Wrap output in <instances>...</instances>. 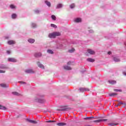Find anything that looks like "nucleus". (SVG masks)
<instances>
[{
    "instance_id": "bb28decb",
    "label": "nucleus",
    "mask_w": 126,
    "mask_h": 126,
    "mask_svg": "<svg viewBox=\"0 0 126 126\" xmlns=\"http://www.w3.org/2000/svg\"><path fill=\"white\" fill-rule=\"evenodd\" d=\"M30 123L31 124H37V121H33V120H31Z\"/></svg>"
},
{
    "instance_id": "f03ea898",
    "label": "nucleus",
    "mask_w": 126,
    "mask_h": 126,
    "mask_svg": "<svg viewBox=\"0 0 126 126\" xmlns=\"http://www.w3.org/2000/svg\"><path fill=\"white\" fill-rule=\"evenodd\" d=\"M96 119H97L96 117H90L85 118L84 120H87L88 121H89L90 123H92V122H93L92 121H93V120H96Z\"/></svg>"
},
{
    "instance_id": "473e14b6",
    "label": "nucleus",
    "mask_w": 126,
    "mask_h": 126,
    "mask_svg": "<svg viewBox=\"0 0 126 126\" xmlns=\"http://www.w3.org/2000/svg\"><path fill=\"white\" fill-rule=\"evenodd\" d=\"M114 91H116V92H122L121 90H118V89H114Z\"/></svg>"
},
{
    "instance_id": "37998d69",
    "label": "nucleus",
    "mask_w": 126,
    "mask_h": 126,
    "mask_svg": "<svg viewBox=\"0 0 126 126\" xmlns=\"http://www.w3.org/2000/svg\"><path fill=\"white\" fill-rule=\"evenodd\" d=\"M124 103L122 102H120L118 104V105H123Z\"/></svg>"
},
{
    "instance_id": "72a5a7b5",
    "label": "nucleus",
    "mask_w": 126,
    "mask_h": 126,
    "mask_svg": "<svg viewBox=\"0 0 126 126\" xmlns=\"http://www.w3.org/2000/svg\"><path fill=\"white\" fill-rule=\"evenodd\" d=\"M74 6H75V5H74V4H72L70 5V8H74Z\"/></svg>"
},
{
    "instance_id": "2eb2a0df",
    "label": "nucleus",
    "mask_w": 126,
    "mask_h": 126,
    "mask_svg": "<svg viewBox=\"0 0 126 126\" xmlns=\"http://www.w3.org/2000/svg\"><path fill=\"white\" fill-rule=\"evenodd\" d=\"M26 72H27L28 73H34V71L32 69H29L26 70Z\"/></svg>"
},
{
    "instance_id": "393cba45",
    "label": "nucleus",
    "mask_w": 126,
    "mask_h": 126,
    "mask_svg": "<svg viewBox=\"0 0 126 126\" xmlns=\"http://www.w3.org/2000/svg\"><path fill=\"white\" fill-rule=\"evenodd\" d=\"M63 7V5L62 4H58L56 7V8H61V7Z\"/></svg>"
},
{
    "instance_id": "58836bf2",
    "label": "nucleus",
    "mask_w": 126,
    "mask_h": 126,
    "mask_svg": "<svg viewBox=\"0 0 126 126\" xmlns=\"http://www.w3.org/2000/svg\"><path fill=\"white\" fill-rule=\"evenodd\" d=\"M35 13H39V12H40V11H39V10H35Z\"/></svg>"
},
{
    "instance_id": "5701e85b",
    "label": "nucleus",
    "mask_w": 126,
    "mask_h": 126,
    "mask_svg": "<svg viewBox=\"0 0 126 126\" xmlns=\"http://www.w3.org/2000/svg\"><path fill=\"white\" fill-rule=\"evenodd\" d=\"M17 15L16 14H13L12 15V18H13V19H15L17 17Z\"/></svg>"
},
{
    "instance_id": "09e8293b",
    "label": "nucleus",
    "mask_w": 126,
    "mask_h": 126,
    "mask_svg": "<svg viewBox=\"0 0 126 126\" xmlns=\"http://www.w3.org/2000/svg\"><path fill=\"white\" fill-rule=\"evenodd\" d=\"M118 106H119V104L117 106V107H118Z\"/></svg>"
},
{
    "instance_id": "c85d7f7f",
    "label": "nucleus",
    "mask_w": 126,
    "mask_h": 126,
    "mask_svg": "<svg viewBox=\"0 0 126 126\" xmlns=\"http://www.w3.org/2000/svg\"><path fill=\"white\" fill-rule=\"evenodd\" d=\"M12 94L13 95H15L16 96H18L19 95V94L18 92H14L12 93Z\"/></svg>"
},
{
    "instance_id": "ea45409f",
    "label": "nucleus",
    "mask_w": 126,
    "mask_h": 126,
    "mask_svg": "<svg viewBox=\"0 0 126 126\" xmlns=\"http://www.w3.org/2000/svg\"><path fill=\"white\" fill-rule=\"evenodd\" d=\"M71 63V62L70 61H69L67 63V64H68V65H70Z\"/></svg>"
},
{
    "instance_id": "f257e3e1",
    "label": "nucleus",
    "mask_w": 126,
    "mask_h": 126,
    "mask_svg": "<svg viewBox=\"0 0 126 126\" xmlns=\"http://www.w3.org/2000/svg\"><path fill=\"white\" fill-rule=\"evenodd\" d=\"M59 36H61V32H54L50 33L48 35L49 38H50L51 39H55V38Z\"/></svg>"
},
{
    "instance_id": "6ab92c4d",
    "label": "nucleus",
    "mask_w": 126,
    "mask_h": 126,
    "mask_svg": "<svg viewBox=\"0 0 126 126\" xmlns=\"http://www.w3.org/2000/svg\"><path fill=\"white\" fill-rule=\"evenodd\" d=\"M0 110H6V107H5V106L0 105Z\"/></svg>"
},
{
    "instance_id": "a18cd8bd",
    "label": "nucleus",
    "mask_w": 126,
    "mask_h": 126,
    "mask_svg": "<svg viewBox=\"0 0 126 126\" xmlns=\"http://www.w3.org/2000/svg\"><path fill=\"white\" fill-rule=\"evenodd\" d=\"M123 73L124 75H125L126 76V72H123Z\"/></svg>"
},
{
    "instance_id": "9b49d317",
    "label": "nucleus",
    "mask_w": 126,
    "mask_h": 126,
    "mask_svg": "<svg viewBox=\"0 0 126 126\" xmlns=\"http://www.w3.org/2000/svg\"><path fill=\"white\" fill-rule=\"evenodd\" d=\"M28 42H29V43H31V44H33V43L35 42V39L33 38H30L29 39H28Z\"/></svg>"
},
{
    "instance_id": "f3484780",
    "label": "nucleus",
    "mask_w": 126,
    "mask_h": 126,
    "mask_svg": "<svg viewBox=\"0 0 126 126\" xmlns=\"http://www.w3.org/2000/svg\"><path fill=\"white\" fill-rule=\"evenodd\" d=\"M39 103H45L46 102V100L44 99H38Z\"/></svg>"
},
{
    "instance_id": "aec40b11",
    "label": "nucleus",
    "mask_w": 126,
    "mask_h": 126,
    "mask_svg": "<svg viewBox=\"0 0 126 126\" xmlns=\"http://www.w3.org/2000/svg\"><path fill=\"white\" fill-rule=\"evenodd\" d=\"M109 96H110V97H113V96H116V95H118V94L111 93V94H109Z\"/></svg>"
},
{
    "instance_id": "7c9ffc66",
    "label": "nucleus",
    "mask_w": 126,
    "mask_h": 126,
    "mask_svg": "<svg viewBox=\"0 0 126 126\" xmlns=\"http://www.w3.org/2000/svg\"><path fill=\"white\" fill-rule=\"evenodd\" d=\"M51 27H53V28H57V25L55 24H51Z\"/></svg>"
},
{
    "instance_id": "b1692460",
    "label": "nucleus",
    "mask_w": 126,
    "mask_h": 126,
    "mask_svg": "<svg viewBox=\"0 0 126 126\" xmlns=\"http://www.w3.org/2000/svg\"><path fill=\"white\" fill-rule=\"evenodd\" d=\"M51 18L53 19V20H57V17L55 16L54 15H52L51 16Z\"/></svg>"
},
{
    "instance_id": "f704fd0d",
    "label": "nucleus",
    "mask_w": 126,
    "mask_h": 126,
    "mask_svg": "<svg viewBox=\"0 0 126 126\" xmlns=\"http://www.w3.org/2000/svg\"><path fill=\"white\" fill-rule=\"evenodd\" d=\"M10 8H12V9L15 8V6H14V5L11 4L10 5Z\"/></svg>"
},
{
    "instance_id": "423d86ee",
    "label": "nucleus",
    "mask_w": 126,
    "mask_h": 126,
    "mask_svg": "<svg viewBox=\"0 0 126 126\" xmlns=\"http://www.w3.org/2000/svg\"><path fill=\"white\" fill-rule=\"evenodd\" d=\"M8 62H11L12 63H16L17 61L14 58H8Z\"/></svg>"
},
{
    "instance_id": "c9c22d12",
    "label": "nucleus",
    "mask_w": 126,
    "mask_h": 126,
    "mask_svg": "<svg viewBox=\"0 0 126 126\" xmlns=\"http://www.w3.org/2000/svg\"><path fill=\"white\" fill-rule=\"evenodd\" d=\"M32 27L33 28H35V27H36V24L32 23Z\"/></svg>"
},
{
    "instance_id": "39448f33",
    "label": "nucleus",
    "mask_w": 126,
    "mask_h": 126,
    "mask_svg": "<svg viewBox=\"0 0 126 126\" xmlns=\"http://www.w3.org/2000/svg\"><path fill=\"white\" fill-rule=\"evenodd\" d=\"M63 68L65 70H71L72 68L71 67L67 65H64L63 66Z\"/></svg>"
},
{
    "instance_id": "1a4fd4ad",
    "label": "nucleus",
    "mask_w": 126,
    "mask_h": 126,
    "mask_svg": "<svg viewBox=\"0 0 126 126\" xmlns=\"http://www.w3.org/2000/svg\"><path fill=\"white\" fill-rule=\"evenodd\" d=\"M87 61L90 63H94V62H95V60L92 58H88Z\"/></svg>"
},
{
    "instance_id": "9d476101",
    "label": "nucleus",
    "mask_w": 126,
    "mask_h": 126,
    "mask_svg": "<svg viewBox=\"0 0 126 126\" xmlns=\"http://www.w3.org/2000/svg\"><path fill=\"white\" fill-rule=\"evenodd\" d=\"M108 82L110 84H112V85H114V84H116V83H117V81L115 80L108 81Z\"/></svg>"
},
{
    "instance_id": "4be33fe9",
    "label": "nucleus",
    "mask_w": 126,
    "mask_h": 126,
    "mask_svg": "<svg viewBox=\"0 0 126 126\" xmlns=\"http://www.w3.org/2000/svg\"><path fill=\"white\" fill-rule=\"evenodd\" d=\"M0 86H1V87H3L4 88H5L6 87H8V85H5V84H1L0 85Z\"/></svg>"
},
{
    "instance_id": "7ed1b4c3",
    "label": "nucleus",
    "mask_w": 126,
    "mask_h": 126,
    "mask_svg": "<svg viewBox=\"0 0 126 126\" xmlns=\"http://www.w3.org/2000/svg\"><path fill=\"white\" fill-rule=\"evenodd\" d=\"M79 90L80 92H85V91H90L89 89L86 88H80Z\"/></svg>"
},
{
    "instance_id": "dca6fc26",
    "label": "nucleus",
    "mask_w": 126,
    "mask_h": 126,
    "mask_svg": "<svg viewBox=\"0 0 126 126\" xmlns=\"http://www.w3.org/2000/svg\"><path fill=\"white\" fill-rule=\"evenodd\" d=\"M75 22L78 23V22H81V19L80 18H77L75 19Z\"/></svg>"
},
{
    "instance_id": "c756f323",
    "label": "nucleus",
    "mask_w": 126,
    "mask_h": 126,
    "mask_svg": "<svg viewBox=\"0 0 126 126\" xmlns=\"http://www.w3.org/2000/svg\"><path fill=\"white\" fill-rule=\"evenodd\" d=\"M47 53H48V54H54V52L51 50H47Z\"/></svg>"
},
{
    "instance_id": "ddd939ff",
    "label": "nucleus",
    "mask_w": 126,
    "mask_h": 126,
    "mask_svg": "<svg viewBox=\"0 0 126 126\" xmlns=\"http://www.w3.org/2000/svg\"><path fill=\"white\" fill-rule=\"evenodd\" d=\"M57 126H66V124L64 123H57Z\"/></svg>"
},
{
    "instance_id": "49530a36",
    "label": "nucleus",
    "mask_w": 126,
    "mask_h": 126,
    "mask_svg": "<svg viewBox=\"0 0 126 126\" xmlns=\"http://www.w3.org/2000/svg\"><path fill=\"white\" fill-rule=\"evenodd\" d=\"M20 83H21L22 84H25V82H20Z\"/></svg>"
},
{
    "instance_id": "4468645a",
    "label": "nucleus",
    "mask_w": 126,
    "mask_h": 126,
    "mask_svg": "<svg viewBox=\"0 0 126 126\" xmlns=\"http://www.w3.org/2000/svg\"><path fill=\"white\" fill-rule=\"evenodd\" d=\"M41 56H42V54L40 53H35L34 54V57H35V58H39V57H41Z\"/></svg>"
},
{
    "instance_id": "412c9836",
    "label": "nucleus",
    "mask_w": 126,
    "mask_h": 126,
    "mask_svg": "<svg viewBox=\"0 0 126 126\" xmlns=\"http://www.w3.org/2000/svg\"><path fill=\"white\" fill-rule=\"evenodd\" d=\"M45 3L47 4V5H48V6H49V7L51 6V2L46 0L45 1Z\"/></svg>"
},
{
    "instance_id": "e433bc0d",
    "label": "nucleus",
    "mask_w": 126,
    "mask_h": 126,
    "mask_svg": "<svg viewBox=\"0 0 126 126\" xmlns=\"http://www.w3.org/2000/svg\"><path fill=\"white\" fill-rule=\"evenodd\" d=\"M55 121H46V123H55Z\"/></svg>"
},
{
    "instance_id": "f8f14e48",
    "label": "nucleus",
    "mask_w": 126,
    "mask_h": 126,
    "mask_svg": "<svg viewBox=\"0 0 126 126\" xmlns=\"http://www.w3.org/2000/svg\"><path fill=\"white\" fill-rule=\"evenodd\" d=\"M108 126H118L119 124L116 123H110L108 124Z\"/></svg>"
},
{
    "instance_id": "c03bdc74",
    "label": "nucleus",
    "mask_w": 126,
    "mask_h": 126,
    "mask_svg": "<svg viewBox=\"0 0 126 126\" xmlns=\"http://www.w3.org/2000/svg\"><path fill=\"white\" fill-rule=\"evenodd\" d=\"M112 54V52H111V51H109L108 52V55H111Z\"/></svg>"
},
{
    "instance_id": "4c0bfd02",
    "label": "nucleus",
    "mask_w": 126,
    "mask_h": 126,
    "mask_svg": "<svg viewBox=\"0 0 126 126\" xmlns=\"http://www.w3.org/2000/svg\"><path fill=\"white\" fill-rule=\"evenodd\" d=\"M4 72H5V71L0 70V73H4Z\"/></svg>"
},
{
    "instance_id": "6e6552de",
    "label": "nucleus",
    "mask_w": 126,
    "mask_h": 126,
    "mask_svg": "<svg viewBox=\"0 0 126 126\" xmlns=\"http://www.w3.org/2000/svg\"><path fill=\"white\" fill-rule=\"evenodd\" d=\"M8 45H14V44H15V41H13V40H9L7 42Z\"/></svg>"
},
{
    "instance_id": "a211bd4d",
    "label": "nucleus",
    "mask_w": 126,
    "mask_h": 126,
    "mask_svg": "<svg viewBox=\"0 0 126 126\" xmlns=\"http://www.w3.org/2000/svg\"><path fill=\"white\" fill-rule=\"evenodd\" d=\"M93 123H101V122H103V120L102 119H99L97 120H94L93 121Z\"/></svg>"
},
{
    "instance_id": "2f4dec72",
    "label": "nucleus",
    "mask_w": 126,
    "mask_h": 126,
    "mask_svg": "<svg viewBox=\"0 0 126 126\" xmlns=\"http://www.w3.org/2000/svg\"><path fill=\"white\" fill-rule=\"evenodd\" d=\"M74 51H75V49H74V48H72V49L69 50V53H73Z\"/></svg>"
},
{
    "instance_id": "79ce46f5",
    "label": "nucleus",
    "mask_w": 126,
    "mask_h": 126,
    "mask_svg": "<svg viewBox=\"0 0 126 126\" xmlns=\"http://www.w3.org/2000/svg\"><path fill=\"white\" fill-rule=\"evenodd\" d=\"M102 120V122H107L108 121V119H101Z\"/></svg>"
},
{
    "instance_id": "a19ab883",
    "label": "nucleus",
    "mask_w": 126,
    "mask_h": 126,
    "mask_svg": "<svg viewBox=\"0 0 126 126\" xmlns=\"http://www.w3.org/2000/svg\"><path fill=\"white\" fill-rule=\"evenodd\" d=\"M26 121H27V122H29V123H30V121H31V120H30V119H28V118L26 119Z\"/></svg>"
},
{
    "instance_id": "0eeeda50",
    "label": "nucleus",
    "mask_w": 126,
    "mask_h": 126,
    "mask_svg": "<svg viewBox=\"0 0 126 126\" xmlns=\"http://www.w3.org/2000/svg\"><path fill=\"white\" fill-rule=\"evenodd\" d=\"M37 65H38V66H39V67H40V68H42V69H44V65H43V64H42L41 63H40V62H38V63H37Z\"/></svg>"
},
{
    "instance_id": "de8ad7c7",
    "label": "nucleus",
    "mask_w": 126,
    "mask_h": 126,
    "mask_svg": "<svg viewBox=\"0 0 126 126\" xmlns=\"http://www.w3.org/2000/svg\"><path fill=\"white\" fill-rule=\"evenodd\" d=\"M7 54H10V51H7Z\"/></svg>"
},
{
    "instance_id": "cd10ccee",
    "label": "nucleus",
    "mask_w": 126,
    "mask_h": 126,
    "mask_svg": "<svg viewBox=\"0 0 126 126\" xmlns=\"http://www.w3.org/2000/svg\"><path fill=\"white\" fill-rule=\"evenodd\" d=\"M114 61L115 62H120V59H118V58H117V57H114Z\"/></svg>"
},
{
    "instance_id": "20e7f679",
    "label": "nucleus",
    "mask_w": 126,
    "mask_h": 126,
    "mask_svg": "<svg viewBox=\"0 0 126 126\" xmlns=\"http://www.w3.org/2000/svg\"><path fill=\"white\" fill-rule=\"evenodd\" d=\"M87 52L90 55H95V51L92 50V49H88Z\"/></svg>"
},
{
    "instance_id": "a878e982",
    "label": "nucleus",
    "mask_w": 126,
    "mask_h": 126,
    "mask_svg": "<svg viewBox=\"0 0 126 126\" xmlns=\"http://www.w3.org/2000/svg\"><path fill=\"white\" fill-rule=\"evenodd\" d=\"M57 111H67V108H63V109H57Z\"/></svg>"
}]
</instances>
